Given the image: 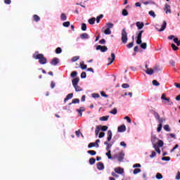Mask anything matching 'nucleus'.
<instances>
[{
    "instance_id": "obj_32",
    "label": "nucleus",
    "mask_w": 180,
    "mask_h": 180,
    "mask_svg": "<svg viewBox=\"0 0 180 180\" xmlns=\"http://www.w3.org/2000/svg\"><path fill=\"white\" fill-rule=\"evenodd\" d=\"M148 15L152 16L154 18L156 17L155 11H148Z\"/></svg>"
},
{
    "instance_id": "obj_63",
    "label": "nucleus",
    "mask_w": 180,
    "mask_h": 180,
    "mask_svg": "<svg viewBox=\"0 0 180 180\" xmlns=\"http://www.w3.org/2000/svg\"><path fill=\"white\" fill-rule=\"evenodd\" d=\"M156 156V153L155 151H153L151 155H150V158H154Z\"/></svg>"
},
{
    "instance_id": "obj_39",
    "label": "nucleus",
    "mask_w": 180,
    "mask_h": 180,
    "mask_svg": "<svg viewBox=\"0 0 180 180\" xmlns=\"http://www.w3.org/2000/svg\"><path fill=\"white\" fill-rule=\"evenodd\" d=\"M33 19H34V20L36 21V22L40 21V18H39V16H37V15H34L33 16Z\"/></svg>"
},
{
    "instance_id": "obj_19",
    "label": "nucleus",
    "mask_w": 180,
    "mask_h": 180,
    "mask_svg": "<svg viewBox=\"0 0 180 180\" xmlns=\"http://www.w3.org/2000/svg\"><path fill=\"white\" fill-rule=\"evenodd\" d=\"M101 126H97L96 127V131H95L96 136L98 135V134L101 131Z\"/></svg>"
},
{
    "instance_id": "obj_4",
    "label": "nucleus",
    "mask_w": 180,
    "mask_h": 180,
    "mask_svg": "<svg viewBox=\"0 0 180 180\" xmlns=\"http://www.w3.org/2000/svg\"><path fill=\"white\" fill-rule=\"evenodd\" d=\"M114 171H115L114 172H115L116 174H118L120 175H124V169L122 167H115Z\"/></svg>"
},
{
    "instance_id": "obj_57",
    "label": "nucleus",
    "mask_w": 180,
    "mask_h": 180,
    "mask_svg": "<svg viewBox=\"0 0 180 180\" xmlns=\"http://www.w3.org/2000/svg\"><path fill=\"white\" fill-rule=\"evenodd\" d=\"M91 96L94 98H98L100 97L98 94H91Z\"/></svg>"
},
{
    "instance_id": "obj_8",
    "label": "nucleus",
    "mask_w": 180,
    "mask_h": 180,
    "mask_svg": "<svg viewBox=\"0 0 180 180\" xmlns=\"http://www.w3.org/2000/svg\"><path fill=\"white\" fill-rule=\"evenodd\" d=\"M117 130H118V132H124L127 131V127L125 125L123 124L118 127Z\"/></svg>"
},
{
    "instance_id": "obj_44",
    "label": "nucleus",
    "mask_w": 180,
    "mask_h": 180,
    "mask_svg": "<svg viewBox=\"0 0 180 180\" xmlns=\"http://www.w3.org/2000/svg\"><path fill=\"white\" fill-rule=\"evenodd\" d=\"M113 24L112 23H110V22H109V23H108L107 24V29H112L113 28Z\"/></svg>"
},
{
    "instance_id": "obj_55",
    "label": "nucleus",
    "mask_w": 180,
    "mask_h": 180,
    "mask_svg": "<svg viewBox=\"0 0 180 180\" xmlns=\"http://www.w3.org/2000/svg\"><path fill=\"white\" fill-rule=\"evenodd\" d=\"M82 31H86V25L85 23H83V24L82 25Z\"/></svg>"
},
{
    "instance_id": "obj_12",
    "label": "nucleus",
    "mask_w": 180,
    "mask_h": 180,
    "mask_svg": "<svg viewBox=\"0 0 180 180\" xmlns=\"http://www.w3.org/2000/svg\"><path fill=\"white\" fill-rule=\"evenodd\" d=\"M124 157V153H123L122 152L120 153L117 157L118 161L121 162L123 160Z\"/></svg>"
},
{
    "instance_id": "obj_48",
    "label": "nucleus",
    "mask_w": 180,
    "mask_h": 180,
    "mask_svg": "<svg viewBox=\"0 0 180 180\" xmlns=\"http://www.w3.org/2000/svg\"><path fill=\"white\" fill-rule=\"evenodd\" d=\"M62 53V49L58 47L57 49H56V53L60 54Z\"/></svg>"
},
{
    "instance_id": "obj_36",
    "label": "nucleus",
    "mask_w": 180,
    "mask_h": 180,
    "mask_svg": "<svg viewBox=\"0 0 180 180\" xmlns=\"http://www.w3.org/2000/svg\"><path fill=\"white\" fill-rule=\"evenodd\" d=\"M77 75V71H73L72 72V74H70V77H72V78H75L76 77Z\"/></svg>"
},
{
    "instance_id": "obj_33",
    "label": "nucleus",
    "mask_w": 180,
    "mask_h": 180,
    "mask_svg": "<svg viewBox=\"0 0 180 180\" xmlns=\"http://www.w3.org/2000/svg\"><path fill=\"white\" fill-rule=\"evenodd\" d=\"M95 146L97 147V144L95 142L94 143H90L88 146V148H91L95 147Z\"/></svg>"
},
{
    "instance_id": "obj_7",
    "label": "nucleus",
    "mask_w": 180,
    "mask_h": 180,
    "mask_svg": "<svg viewBox=\"0 0 180 180\" xmlns=\"http://www.w3.org/2000/svg\"><path fill=\"white\" fill-rule=\"evenodd\" d=\"M109 63H108V66L111 65L115 60V53H111V58H108Z\"/></svg>"
},
{
    "instance_id": "obj_35",
    "label": "nucleus",
    "mask_w": 180,
    "mask_h": 180,
    "mask_svg": "<svg viewBox=\"0 0 180 180\" xmlns=\"http://www.w3.org/2000/svg\"><path fill=\"white\" fill-rule=\"evenodd\" d=\"M70 25V22L69 21H67L63 23V26L65 27H69Z\"/></svg>"
},
{
    "instance_id": "obj_18",
    "label": "nucleus",
    "mask_w": 180,
    "mask_h": 180,
    "mask_svg": "<svg viewBox=\"0 0 180 180\" xmlns=\"http://www.w3.org/2000/svg\"><path fill=\"white\" fill-rule=\"evenodd\" d=\"M80 37H81V38L82 39H89V35H88L86 33L82 34Z\"/></svg>"
},
{
    "instance_id": "obj_21",
    "label": "nucleus",
    "mask_w": 180,
    "mask_h": 180,
    "mask_svg": "<svg viewBox=\"0 0 180 180\" xmlns=\"http://www.w3.org/2000/svg\"><path fill=\"white\" fill-rule=\"evenodd\" d=\"M155 144L158 145V147L162 148L164 146V142L163 141L158 140V141Z\"/></svg>"
},
{
    "instance_id": "obj_50",
    "label": "nucleus",
    "mask_w": 180,
    "mask_h": 180,
    "mask_svg": "<svg viewBox=\"0 0 180 180\" xmlns=\"http://www.w3.org/2000/svg\"><path fill=\"white\" fill-rule=\"evenodd\" d=\"M141 49H147V44L146 43L141 44Z\"/></svg>"
},
{
    "instance_id": "obj_58",
    "label": "nucleus",
    "mask_w": 180,
    "mask_h": 180,
    "mask_svg": "<svg viewBox=\"0 0 180 180\" xmlns=\"http://www.w3.org/2000/svg\"><path fill=\"white\" fill-rule=\"evenodd\" d=\"M175 179L176 180H180V172H177Z\"/></svg>"
},
{
    "instance_id": "obj_56",
    "label": "nucleus",
    "mask_w": 180,
    "mask_h": 180,
    "mask_svg": "<svg viewBox=\"0 0 180 180\" xmlns=\"http://www.w3.org/2000/svg\"><path fill=\"white\" fill-rule=\"evenodd\" d=\"M122 86L123 89H127V88L129 87V84L124 83V84H122Z\"/></svg>"
},
{
    "instance_id": "obj_37",
    "label": "nucleus",
    "mask_w": 180,
    "mask_h": 180,
    "mask_svg": "<svg viewBox=\"0 0 180 180\" xmlns=\"http://www.w3.org/2000/svg\"><path fill=\"white\" fill-rule=\"evenodd\" d=\"M174 41L176 44L177 46H180V41H179L178 38H174Z\"/></svg>"
},
{
    "instance_id": "obj_2",
    "label": "nucleus",
    "mask_w": 180,
    "mask_h": 180,
    "mask_svg": "<svg viewBox=\"0 0 180 180\" xmlns=\"http://www.w3.org/2000/svg\"><path fill=\"white\" fill-rule=\"evenodd\" d=\"M166 27H167V22H166V21H164V22H162L161 25H156L155 26V28L158 32H163L166 29Z\"/></svg>"
},
{
    "instance_id": "obj_10",
    "label": "nucleus",
    "mask_w": 180,
    "mask_h": 180,
    "mask_svg": "<svg viewBox=\"0 0 180 180\" xmlns=\"http://www.w3.org/2000/svg\"><path fill=\"white\" fill-rule=\"evenodd\" d=\"M79 82V77H76L75 79H72V85L74 86H77L78 85Z\"/></svg>"
},
{
    "instance_id": "obj_6",
    "label": "nucleus",
    "mask_w": 180,
    "mask_h": 180,
    "mask_svg": "<svg viewBox=\"0 0 180 180\" xmlns=\"http://www.w3.org/2000/svg\"><path fill=\"white\" fill-rule=\"evenodd\" d=\"M163 11L166 12V14H170L172 13L171 6L168 4H165V8H163Z\"/></svg>"
},
{
    "instance_id": "obj_30",
    "label": "nucleus",
    "mask_w": 180,
    "mask_h": 180,
    "mask_svg": "<svg viewBox=\"0 0 180 180\" xmlns=\"http://www.w3.org/2000/svg\"><path fill=\"white\" fill-rule=\"evenodd\" d=\"M104 34H105V35H110V34H112V31H110L109 28H107V29L104 31Z\"/></svg>"
},
{
    "instance_id": "obj_43",
    "label": "nucleus",
    "mask_w": 180,
    "mask_h": 180,
    "mask_svg": "<svg viewBox=\"0 0 180 180\" xmlns=\"http://www.w3.org/2000/svg\"><path fill=\"white\" fill-rule=\"evenodd\" d=\"M128 14H129V12L126 9H124L122 11V15L123 16H128Z\"/></svg>"
},
{
    "instance_id": "obj_3",
    "label": "nucleus",
    "mask_w": 180,
    "mask_h": 180,
    "mask_svg": "<svg viewBox=\"0 0 180 180\" xmlns=\"http://www.w3.org/2000/svg\"><path fill=\"white\" fill-rule=\"evenodd\" d=\"M122 41L124 44H126L128 41L127 32L126 31V28H124L122 31Z\"/></svg>"
},
{
    "instance_id": "obj_59",
    "label": "nucleus",
    "mask_w": 180,
    "mask_h": 180,
    "mask_svg": "<svg viewBox=\"0 0 180 180\" xmlns=\"http://www.w3.org/2000/svg\"><path fill=\"white\" fill-rule=\"evenodd\" d=\"M108 152L105 153V155H107L109 159H112V156L110 155V150H108Z\"/></svg>"
},
{
    "instance_id": "obj_61",
    "label": "nucleus",
    "mask_w": 180,
    "mask_h": 180,
    "mask_svg": "<svg viewBox=\"0 0 180 180\" xmlns=\"http://www.w3.org/2000/svg\"><path fill=\"white\" fill-rule=\"evenodd\" d=\"M79 59V56H75L74 58H72V61L75 62V61H77Z\"/></svg>"
},
{
    "instance_id": "obj_52",
    "label": "nucleus",
    "mask_w": 180,
    "mask_h": 180,
    "mask_svg": "<svg viewBox=\"0 0 180 180\" xmlns=\"http://www.w3.org/2000/svg\"><path fill=\"white\" fill-rule=\"evenodd\" d=\"M153 84L155 86H159L160 84L158 83V82L157 80H153Z\"/></svg>"
},
{
    "instance_id": "obj_27",
    "label": "nucleus",
    "mask_w": 180,
    "mask_h": 180,
    "mask_svg": "<svg viewBox=\"0 0 180 180\" xmlns=\"http://www.w3.org/2000/svg\"><path fill=\"white\" fill-rule=\"evenodd\" d=\"M141 172V169L140 168H136L134 169L133 174H137Z\"/></svg>"
},
{
    "instance_id": "obj_38",
    "label": "nucleus",
    "mask_w": 180,
    "mask_h": 180,
    "mask_svg": "<svg viewBox=\"0 0 180 180\" xmlns=\"http://www.w3.org/2000/svg\"><path fill=\"white\" fill-rule=\"evenodd\" d=\"M60 18L62 21H65L67 19V17L65 13H62Z\"/></svg>"
},
{
    "instance_id": "obj_49",
    "label": "nucleus",
    "mask_w": 180,
    "mask_h": 180,
    "mask_svg": "<svg viewBox=\"0 0 180 180\" xmlns=\"http://www.w3.org/2000/svg\"><path fill=\"white\" fill-rule=\"evenodd\" d=\"M171 158L170 157H163L162 158V161H170Z\"/></svg>"
},
{
    "instance_id": "obj_29",
    "label": "nucleus",
    "mask_w": 180,
    "mask_h": 180,
    "mask_svg": "<svg viewBox=\"0 0 180 180\" xmlns=\"http://www.w3.org/2000/svg\"><path fill=\"white\" fill-rule=\"evenodd\" d=\"M79 103V98H74L72 100V102L70 103V105L76 104V103Z\"/></svg>"
},
{
    "instance_id": "obj_23",
    "label": "nucleus",
    "mask_w": 180,
    "mask_h": 180,
    "mask_svg": "<svg viewBox=\"0 0 180 180\" xmlns=\"http://www.w3.org/2000/svg\"><path fill=\"white\" fill-rule=\"evenodd\" d=\"M73 97V94H68L66 98H65V102H66L67 101H68L69 99H72Z\"/></svg>"
},
{
    "instance_id": "obj_46",
    "label": "nucleus",
    "mask_w": 180,
    "mask_h": 180,
    "mask_svg": "<svg viewBox=\"0 0 180 180\" xmlns=\"http://www.w3.org/2000/svg\"><path fill=\"white\" fill-rule=\"evenodd\" d=\"M110 113L112 114V115H116L117 113V108H114L112 109L111 111H110Z\"/></svg>"
},
{
    "instance_id": "obj_47",
    "label": "nucleus",
    "mask_w": 180,
    "mask_h": 180,
    "mask_svg": "<svg viewBox=\"0 0 180 180\" xmlns=\"http://www.w3.org/2000/svg\"><path fill=\"white\" fill-rule=\"evenodd\" d=\"M103 17V15L102 14H101V15L98 16V17L96 18V22H97V23H99L101 19H102Z\"/></svg>"
},
{
    "instance_id": "obj_62",
    "label": "nucleus",
    "mask_w": 180,
    "mask_h": 180,
    "mask_svg": "<svg viewBox=\"0 0 180 180\" xmlns=\"http://www.w3.org/2000/svg\"><path fill=\"white\" fill-rule=\"evenodd\" d=\"M112 176H115V178H119V175L117 174L115 172L111 173Z\"/></svg>"
},
{
    "instance_id": "obj_15",
    "label": "nucleus",
    "mask_w": 180,
    "mask_h": 180,
    "mask_svg": "<svg viewBox=\"0 0 180 180\" xmlns=\"http://www.w3.org/2000/svg\"><path fill=\"white\" fill-rule=\"evenodd\" d=\"M136 27H138L139 30H141V29H143V27H144V25L143 22H137Z\"/></svg>"
},
{
    "instance_id": "obj_11",
    "label": "nucleus",
    "mask_w": 180,
    "mask_h": 180,
    "mask_svg": "<svg viewBox=\"0 0 180 180\" xmlns=\"http://www.w3.org/2000/svg\"><path fill=\"white\" fill-rule=\"evenodd\" d=\"M112 131L111 130H108V141L109 142L112 140Z\"/></svg>"
},
{
    "instance_id": "obj_45",
    "label": "nucleus",
    "mask_w": 180,
    "mask_h": 180,
    "mask_svg": "<svg viewBox=\"0 0 180 180\" xmlns=\"http://www.w3.org/2000/svg\"><path fill=\"white\" fill-rule=\"evenodd\" d=\"M143 33V31H140L137 34V39H141L142 38V34Z\"/></svg>"
},
{
    "instance_id": "obj_41",
    "label": "nucleus",
    "mask_w": 180,
    "mask_h": 180,
    "mask_svg": "<svg viewBox=\"0 0 180 180\" xmlns=\"http://www.w3.org/2000/svg\"><path fill=\"white\" fill-rule=\"evenodd\" d=\"M162 124L160 123V124H158V127L157 131H158V132H160V131H162Z\"/></svg>"
},
{
    "instance_id": "obj_5",
    "label": "nucleus",
    "mask_w": 180,
    "mask_h": 180,
    "mask_svg": "<svg viewBox=\"0 0 180 180\" xmlns=\"http://www.w3.org/2000/svg\"><path fill=\"white\" fill-rule=\"evenodd\" d=\"M96 50L98 51V50H101V52H106L108 51V48L107 46H101V45H98L96 46Z\"/></svg>"
},
{
    "instance_id": "obj_14",
    "label": "nucleus",
    "mask_w": 180,
    "mask_h": 180,
    "mask_svg": "<svg viewBox=\"0 0 180 180\" xmlns=\"http://www.w3.org/2000/svg\"><path fill=\"white\" fill-rule=\"evenodd\" d=\"M104 145L105 146H107V148H105V150L107 151L110 150V148H112V145L109 143L108 141H105L104 142Z\"/></svg>"
},
{
    "instance_id": "obj_42",
    "label": "nucleus",
    "mask_w": 180,
    "mask_h": 180,
    "mask_svg": "<svg viewBox=\"0 0 180 180\" xmlns=\"http://www.w3.org/2000/svg\"><path fill=\"white\" fill-rule=\"evenodd\" d=\"M163 129H165V130L166 131H170L169 126L167 125V124L163 126Z\"/></svg>"
},
{
    "instance_id": "obj_13",
    "label": "nucleus",
    "mask_w": 180,
    "mask_h": 180,
    "mask_svg": "<svg viewBox=\"0 0 180 180\" xmlns=\"http://www.w3.org/2000/svg\"><path fill=\"white\" fill-rule=\"evenodd\" d=\"M97 169L98 170H103V169H105V167L103 166V164L102 162H98L97 164Z\"/></svg>"
},
{
    "instance_id": "obj_51",
    "label": "nucleus",
    "mask_w": 180,
    "mask_h": 180,
    "mask_svg": "<svg viewBox=\"0 0 180 180\" xmlns=\"http://www.w3.org/2000/svg\"><path fill=\"white\" fill-rule=\"evenodd\" d=\"M87 153L91 155H95L96 154V151L94 150H88Z\"/></svg>"
},
{
    "instance_id": "obj_1",
    "label": "nucleus",
    "mask_w": 180,
    "mask_h": 180,
    "mask_svg": "<svg viewBox=\"0 0 180 180\" xmlns=\"http://www.w3.org/2000/svg\"><path fill=\"white\" fill-rule=\"evenodd\" d=\"M33 58L39 60L41 65H45L47 63V59L44 57L43 54H34Z\"/></svg>"
},
{
    "instance_id": "obj_54",
    "label": "nucleus",
    "mask_w": 180,
    "mask_h": 180,
    "mask_svg": "<svg viewBox=\"0 0 180 180\" xmlns=\"http://www.w3.org/2000/svg\"><path fill=\"white\" fill-rule=\"evenodd\" d=\"M172 48L174 51H177L179 49V48L174 44H172Z\"/></svg>"
},
{
    "instance_id": "obj_22",
    "label": "nucleus",
    "mask_w": 180,
    "mask_h": 180,
    "mask_svg": "<svg viewBox=\"0 0 180 180\" xmlns=\"http://www.w3.org/2000/svg\"><path fill=\"white\" fill-rule=\"evenodd\" d=\"M109 119V115L102 116L100 117L101 121H107Z\"/></svg>"
},
{
    "instance_id": "obj_31",
    "label": "nucleus",
    "mask_w": 180,
    "mask_h": 180,
    "mask_svg": "<svg viewBox=\"0 0 180 180\" xmlns=\"http://www.w3.org/2000/svg\"><path fill=\"white\" fill-rule=\"evenodd\" d=\"M95 21H96V18H95L89 19V23L90 25H94Z\"/></svg>"
},
{
    "instance_id": "obj_28",
    "label": "nucleus",
    "mask_w": 180,
    "mask_h": 180,
    "mask_svg": "<svg viewBox=\"0 0 180 180\" xmlns=\"http://www.w3.org/2000/svg\"><path fill=\"white\" fill-rule=\"evenodd\" d=\"M161 99L163 101H165L166 102L169 101L170 100L169 98H166L165 94H162L161 96Z\"/></svg>"
},
{
    "instance_id": "obj_34",
    "label": "nucleus",
    "mask_w": 180,
    "mask_h": 180,
    "mask_svg": "<svg viewBox=\"0 0 180 180\" xmlns=\"http://www.w3.org/2000/svg\"><path fill=\"white\" fill-rule=\"evenodd\" d=\"M76 111L77 112H85V108L84 107H81L80 108L77 109Z\"/></svg>"
},
{
    "instance_id": "obj_16",
    "label": "nucleus",
    "mask_w": 180,
    "mask_h": 180,
    "mask_svg": "<svg viewBox=\"0 0 180 180\" xmlns=\"http://www.w3.org/2000/svg\"><path fill=\"white\" fill-rule=\"evenodd\" d=\"M146 74L148 75H153L155 73L154 70L151 68H147L146 71Z\"/></svg>"
},
{
    "instance_id": "obj_9",
    "label": "nucleus",
    "mask_w": 180,
    "mask_h": 180,
    "mask_svg": "<svg viewBox=\"0 0 180 180\" xmlns=\"http://www.w3.org/2000/svg\"><path fill=\"white\" fill-rule=\"evenodd\" d=\"M58 63V58H54L52 61L51 62V64L53 66H56Z\"/></svg>"
},
{
    "instance_id": "obj_60",
    "label": "nucleus",
    "mask_w": 180,
    "mask_h": 180,
    "mask_svg": "<svg viewBox=\"0 0 180 180\" xmlns=\"http://www.w3.org/2000/svg\"><path fill=\"white\" fill-rule=\"evenodd\" d=\"M86 77V72H82V74H81V78H82V79H85Z\"/></svg>"
},
{
    "instance_id": "obj_53",
    "label": "nucleus",
    "mask_w": 180,
    "mask_h": 180,
    "mask_svg": "<svg viewBox=\"0 0 180 180\" xmlns=\"http://www.w3.org/2000/svg\"><path fill=\"white\" fill-rule=\"evenodd\" d=\"M96 162V160L94 158H90L89 160V164L94 165Z\"/></svg>"
},
{
    "instance_id": "obj_26",
    "label": "nucleus",
    "mask_w": 180,
    "mask_h": 180,
    "mask_svg": "<svg viewBox=\"0 0 180 180\" xmlns=\"http://www.w3.org/2000/svg\"><path fill=\"white\" fill-rule=\"evenodd\" d=\"M155 178L158 179V180L162 179L163 178V176L161 173H158L155 175Z\"/></svg>"
},
{
    "instance_id": "obj_17",
    "label": "nucleus",
    "mask_w": 180,
    "mask_h": 180,
    "mask_svg": "<svg viewBox=\"0 0 180 180\" xmlns=\"http://www.w3.org/2000/svg\"><path fill=\"white\" fill-rule=\"evenodd\" d=\"M158 141V139L155 136H151V141L153 143V146L156 145V141Z\"/></svg>"
},
{
    "instance_id": "obj_24",
    "label": "nucleus",
    "mask_w": 180,
    "mask_h": 180,
    "mask_svg": "<svg viewBox=\"0 0 180 180\" xmlns=\"http://www.w3.org/2000/svg\"><path fill=\"white\" fill-rule=\"evenodd\" d=\"M80 68L82 69V70H85L87 68V65L84 64V62H81L80 63Z\"/></svg>"
},
{
    "instance_id": "obj_40",
    "label": "nucleus",
    "mask_w": 180,
    "mask_h": 180,
    "mask_svg": "<svg viewBox=\"0 0 180 180\" xmlns=\"http://www.w3.org/2000/svg\"><path fill=\"white\" fill-rule=\"evenodd\" d=\"M102 131H106L108 129L107 126H100Z\"/></svg>"
},
{
    "instance_id": "obj_25",
    "label": "nucleus",
    "mask_w": 180,
    "mask_h": 180,
    "mask_svg": "<svg viewBox=\"0 0 180 180\" xmlns=\"http://www.w3.org/2000/svg\"><path fill=\"white\" fill-rule=\"evenodd\" d=\"M153 148L156 152H158L159 154H161V150L159 148L157 147V144H153Z\"/></svg>"
},
{
    "instance_id": "obj_64",
    "label": "nucleus",
    "mask_w": 180,
    "mask_h": 180,
    "mask_svg": "<svg viewBox=\"0 0 180 180\" xmlns=\"http://www.w3.org/2000/svg\"><path fill=\"white\" fill-rule=\"evenodd\" d=\"M105 134L103 132H101L100 134V135H98V139H102V138L105 137Z\"/></svg>"
},
{
    "instance_id": "obj_20",
    "label": "nucleus",
    "mask_w": 180,
    "mask_h": 180,
    "mask_svg": "<svg viewBox=\"0 0 180 180\" xmlns=\"http://www.w3.org/2000/svg\"><path fill=\"white\" fill-rule=\"evenodd\" d=\"M74 86L76 92H79V91H83L82 89H81V87L79 85H75V86Z\"/></svg>"
}]
</instances>
